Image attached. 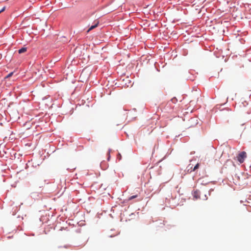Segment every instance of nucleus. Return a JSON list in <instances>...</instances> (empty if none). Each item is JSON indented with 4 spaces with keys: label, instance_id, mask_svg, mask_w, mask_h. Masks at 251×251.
I'll list each match as a JSON object with an SVG mask.
<instances>
[{
    "label": "nucleus",
    "instance_id": "ddd939ff",
    "mask_svg": "<svg viewBox=\"0 0 251 251\" xmlns=\"http://www.w3.org/2000/svg\"><path fill=\"white\" fill-rule=\"evenodd\" d=\"M176 100V98L172 99V101H174V100Z\"/></svg>",
    "mask_w": 251,
    "mask_h": 251
},
{
    "label": "nucleus",
    "instance_id": "423d86ee",
    "mask_svg": "<svg viewBox=\"0 0 251 251\" xmlns=\"http://www.w3.org/2000/svg\"><path fill=\"white\" fill-rule=\"evenodd\" d=\"M98 24H99V22H97V23H96L95 25H92V26H91L89 28V29L88 30L87 32H89V31H90V30H91L93 29L94 28H95V27H96L98 26Z\"/></svg>",
    "mask_w": 251,
    "mask_h": 251
},
{
    "label": "nucleus",
    "instance_id": "9b49d317",
    "mask_svg": "<svg viewBox=\"0 0 251 251\" xmlns=\"http://www.w3.org/2000/svg\"><path fill=\"white\" fill-rule=\"evenodd\" d=\"M5 9V7H3L1 10H0V13L3 11H4Z\"/></svg>",
    "mask_w": 251,
    "mask_h": 251
},
{
    "label": "nucleus",
    "instance_id": "f257e3e1",
    "mask_svg": "<svg viewBox=\"0 0 251 251\" xmlns=\"http://www.w3.org/2000/svg\"><path fill=\"white\" fill-rule=\"evenodd\" d=\"M231 149L229 147H226L223 150L221 156L226 157L230 155H232L233 154L231 153Z\"/></svg>",
    "mask_w": 251,
    "mask_h": 251
},
{
    "label": "nucleus",
    "instance_id": "39448f33",
    "mask_svg": "<svg viewBox=\"0 0 251 251\" xmlns=\"http://www.w3.org/2000/svg\"><path fill=\"white\" fill-rule=\"evenodd\" d=\"M98 24H99V22H97V23H96L95 25H92V26H91L89 28V29L88 30L87 32H89V31H90V30H91L93 29L94 28H95V27H96L98 26Z\"/></svg>",
    "mask_w": 251,
    "mask_h": 251
},
{
    "label": "nucleus",
    "instance_id": "4468645a",
    "mask_svg": "<svg viewBox=\"0 0 251 251\" xmlns=\"http://www.w3.org/2000/svg\"><path fill=\"white\" fill-rule=\"evenodd\" d=\"M109 159H110V158H109V157H108V158H107V160H108V161H109Z\"/></svg>",
    "mask_w": 251,
    "mask_h": 251
},
{
    "label": "nucleus",
    "instance_id": "1a4fd4ad",
    "mask_svg": "<svg viewBox=\"0 0 251 251\" xmlns=\"http://www.w3.org/2000/svg\"><path fill=\"white\" fill-rule=\"evenodd\" d=\"M13 73L14 72H11L10 73H9L8 75H7L4 78L6 79V78H9L10 77H11L13 75Z\"/></svg>",
    "mask_w": 251,
    "mask_h": 251
},
{
    "label": "nucleus",
    "instance_id": "20e7f679",
    "mask_svg": "<svg viewBox=\"0 0 251 251\" xmlns=\"http://www.w3.org/2000/svg\"><path fill=\"white\" fill-rule=\"evenodd\" d=\"M26 50H27V48L24 47V48H22V49H20L18 50V52L19 53H22L25 52Z\"/></svg>",
    "mask_w": 251,
    "mask_h": 251
},
{
    "label": "nucleus",
    "instance_id": "f8f14e48",
    "mask_svg": "<svg viewBox=\"0 0 251 251\" xmlns=\"http://www.w3.org/2000/svg\"><path fill=\"white\" fill-rule=\"evenodd\" d=\"M194 197H195L196 199H198L197 195H196V192L195 193Z\"/></svg>",
    "mask_w": 251,
    "mask_h": 251
},
{
    "label": "nucleus",
    "instance_id": "f03ea898",
    "mask_svg": "<svg viewBox=\"0 0 251 251\" xmlns=\"http://www.w3.org/2000/svg\"><path fill=\"white\" fill-rule=\"evenodd\" d=\"M245 158H234L233 165H240L244 162Z\"/></svg>",
    "mask_w": 251,
    "mask_h": 251
},
{
    "label": "nucleus",
    "instance_id": "0eeeda50",
    "mask_svg": "<svg viewBox=\"0 0 251 251\" xmlns=\"http://www.w3.org/2000/svg\"><path fill=\"white\" fill-rule=\"evenodd\" d=\"M199 167V162H197L195 165V166L194 167V168L193 169V171H195V170H196L197 169H198Z\"/></svg>",
    "mask_w": 251,
    "mask_h": 251
},
{
    "label": "nucleus",
    "instance_id": "9d476101",
    "mask_svg": "<svg viewBox=\"0 0 251 251\" xmlns=\"http://www.w3.org/2000/svg\"><path fill=\"white\" fill-rule=\"evenodd\" d=\"M137 197V195H133V196H131L129 198L128 200H131L134 198H136Z\"/></svg>",
    "mask_w": 251,
    "mask_h": 251
},
{
    "label": "nucleus",
    "instance_id": "7ed1b4c3",
    "mask_svg": "<svg viewBox=\"0 0 251 251\" xmlns=\"http://www.w3.org/2000/svg\"><path fill=\"white\" fill-rule=\"evenodd\" d=\"M246 152L243 151L239 153L238 157H246Z\"/></svg>",
    "mask_w": 251,
    "mask_h": 251
},
{
    "label": "nucleus",
    "instance_id": "6e6552de",
    "mask_svg": "<svg viewBox=\"0 0 251 251\" xmlns=\"http://www.w3.org/2000/svg\"><path fill=\"white\" fill-rule=\"evenodd\" d=\"M196 160L195 159V160H191L190 161V162H191V163H190V164L189 165V166H191V168H192V166L194 165V164H193V162H195H195H196Z\"/></svg>",
    "mask_w": 251,
    "mask_h": 251
}]
</instances>
